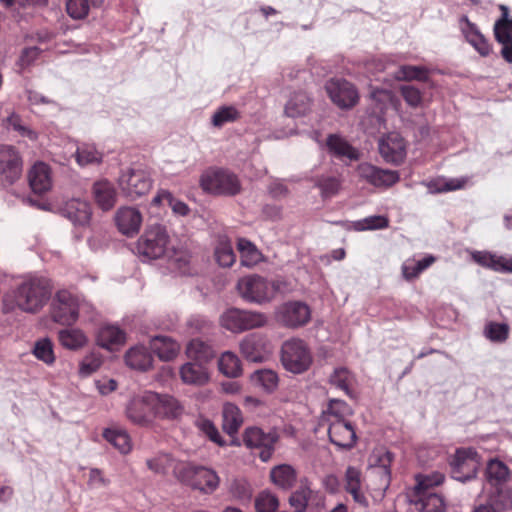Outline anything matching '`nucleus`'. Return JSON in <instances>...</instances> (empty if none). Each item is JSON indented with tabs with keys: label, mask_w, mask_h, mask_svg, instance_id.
<instances>
[{
	"label": "nucleus",
	"mask_w": 512,
	"mask_h": 512,
	"mask_svg": "<svg viewBox=\"0 0 512 512\" xmlns=\"http://www.w3.org/2000/svg\"><path fill=\"white\" fill-rule=\"evenodd\" d=\"M241 118V112L233 105L220 106L212 115L211 123L221 128L227 123H234Z\"/></svg>",
	"instance_id": "864d4df0"
},
{
	"label": "nucleus",
	"mask_w": 512,
	"mask_h": 512,
	"mask_svg": "<svg viewBox=\"0 0 512 512\" xmlns=\"http://www.w3.org/2000/svg\"><path fill=\"white\" fill-rule=\"evenodd\" d=\"M22 158L11 145L0 146V188L14 185L22 175Z\"/></svg>",
	"instance_id": "9b49d317"
},
{
	"label": "nucleus",
	"mask_w": 512,
	"mask_h": 512,
	"mask_svg": "<svg viewBox=\"0 0 512 512\" xmlns=\"http://www.w3.org/2000/svg\"><path fill=\"white\" fill-rule=\"evenodd\" d=\"M222 427L230 436L238 433L243 424V415L240 408L233 403H226L222 409Z\"/></svg>",
	"instance_id": "e433bc0d"
},
{
	"label": "nucleus",
	"mask_w": 512,
	"mask_h": 512,
	"mask_svg": "<svg viewBox=\"0 0 512 512\" xmlns=\"http://www.w3.org/2000/svg\"><path fill=\"white\" fill-rule=\"evenodd\" d=\"M278 439L279 435L275 429H269V431L266 432L257 426L247 427L242 434L244 445L248 449L259 450V458L263 462H267L271 459Z\"/></svg>",
	"instance_id": "1a4fd4ad"
},
{
	"label": "nucleus",
	"mask_w": 512,
	"mask_h": 512,
	"mask_svg": "<svg viewBox=\"0 0 512 512\" xmlns=\"http://www.w3.org/2000/svg\"><path fill=\"white\" fill-rule=\"evenodd\" d=\"M239 295L247 302L263 304L269 302L275 293L276 287L265 277L251 274L240 278L237 282Z\"/></svg>",
	"instance_id": "6e6552de"
},
{
	"label": "nucleus",
	"mask_w": 512,
	"mask_h": 512,
	"mask_svg": "<svg viewBox=\"0 0 512 512\" xmlns=\"http://www.w3.org/2000/svg\"><path fill=\"white\" fill-rule=\"evenodd\" d=\"M34 356L47 365L55 362L53 344L49 338H42L36 341L33 349Z\"/></svg>",
	"instance_id": "bf43d9fd"
},
{
	"label": "nucleus",
	"mask_w": 512,
	"mask_h": 512,
	"mask_svg": "<svg viewBox=\"0 0 512 512\" xmlns=\"http://www.w3.org/2000/svg\"><path fill=\"white\" fill-rule=\"evenodd\" d=\"M271 481L283 490L291 489L296 482V471L288 464L275 466L270 472Z\"/></svg>",
	"instance_id": "ea45409f"
},
{
	"label": "nucleus",
	"mask_w": 512,
	"mask_h": 512,
	"mask_svg": "<svg viewBox=\"0 0 512 512\" xmlns=\"http://www.w3.org/2000/svg\"><path fill=\"white\" fill-rule=\"evenodd\" d=\"M394 455L390 451L375 452L370 459L372 473L380 478V487L386 490L391 482V464Z\"/></svg>",
	"instance_id": "b1692460"
},
{
	"label": "nucleus",
	"mask_w": 512,
	"mask_h": 512,
	"mask_svg": "<svg viewBox=\"0 0 512 512\" xmlns=\"http://www.w3.org/2000/svg\"><path fill=\"white\" fill-rule=\"evenodd\" d=\"M344 482L345 490L352 495L353 500L367 507L368 500L361 491V471L354 466H348L345 471Z\"/></svg>",
	"instance_id": "2f4dec72"
},
{
	"label": "nucleus",
	"mask_w": 512,
	"mask_h": 512,
	"mask_svg": "<svg viewBox=\"0 0 512 512\" xmlns=\"http://www.w3.org/2000/svg\"><path fill=\"white\" fill-rule=\"evenodd\" d=\"M312 495L310 481L307 478L301 479L299 487L291 493L288 500L294 512H306Z\"/></svg>",
	"instance_id": "58836bf2"
},
{
	"label": "nucleus",
	"mask_w": 512,
	"mask_h": 512,
	"mask_svg": "<svg viewBox=\"0 0 512 512\" xmlns=\"http://www.w3.org/2000/svg\"><path fill=\"white\" fill-rule=\"evenodd\" d=\"M450 466L453 479L462 483L475 479L479 466L477 452L472 449H457Z\"/></svg>",
	"instance_id": "4468645a"
},
{
	"label": "nucleus",
	"mask_w": 512,
	"mask_h": 512,
	"mask_svg": "<svg viewBox=\"0 0 512 512\" xmlns=\"http://www.w3.org/2000/svg\"><path fill=\"white\" fill-rule=\"evenodd\" d=\"M311 107V99L305 92L294 93L285 105V114L296 118L304 116Z\"/></svg>",
	"instance_id": "37998d69"
},
{
	"label": "nucleus",
	"mask_w": 512,
	"mask_h": 512,
	"mask_svg": "<svg viewBox=\"0 0 512 512\" xmlns=\"http://www.w3.org/2000/svg\"><path fill=\"white\" fill-rule=\"evenodd\" d=\"M60 345L70 351H79L88 344V337L80 328L69 326L58 331Z\"/></svg>",
	"instance_id": "c756f323"
},
{
	"label": "nucleus",
	"mask_w": 512,
	"mask_h": 512,
	"mask_svg": "<svg viewBox=\"0 0 512 512\" xmlns=\"http://www.w3.org/2000/svg\"><path fill=\"white\" fill-rule=\"evenodd\" d=\"M415 479L416 485L412 493L423 494L429 493L432 488L441 485L445 480V476L441 472L434 471L430 474H418Z\"/></svg>",
	"instance_id": "3c124183"
},
{
	"label": "nucleus",
	"mask_w": 512,
	"mask_h": 512,
	"mask_svg": "<svg viewBox=\"0 0 512 512\" xmlns=\"http://www.w3.org/2000/svg\"><path fill=\"white\" fill-rule=\"evenodd\" d=\"M501 10V16L494 23V36L498 43H506L509 40V35L505 29L510 23L511 18L509 17V8L505 5L499 6Z\"/></svg>",
	"instance_id": "e2e57ef3"
},
{
	"label": "nucleus",
	"mask_w": 512,
	"mask_h": 512,
	"mask_svg": "<svg viewBox=\"0 0 512 512\" xmlns=\"http://www.w3.org/2000/svg\"><path fill=\"white\" fill-rule=\"evenodd\" d=\"M215 259L221 267H231L236 261L232 244L228 241H220L215 248Z\"/></svg>",
	"instance_id": "13d9d810"
},
{
	"label": "nucleus",
	"mask_w": 512,
	"mask_h": 512,
	"mask_svg": "<svg viewBox=\"0 0 512 512\" xmlns=\"http://www.w3.org/2000/svg\"><path fill=\"white\" fill-rule=\"evenodd\" d=\"M379 152L385 162L400 165L406 158V145L398 133H389L379 141Z\"/></svg>",
	"instance_id": "6ab92c4d"
},
{
	"label": "nucleus",
	"mask_w": 512,
	"mask_h": 512,
	"mask_svg": "<svg viewBox=\"0 0 512 512\" xmlns=\"http://www.w3.org/2000/svg\"><path fill=\"white\" fill-rule=\"evenodd\" d=\"M164 259H166L168 268L172 272L179 274H186L188 272L190 255L186 250L170 247Z\"/></svg>",
	"instance_id": "a18cd8bd"
},
{
	"label": "nucleus",
	"mask_w": 512,
	"mask_h": 512,
	"mask_svg": "<svg viewBox=\"0 0 512 512\" xmlns=\"http://www.w3.org/2000/svg\"><path fill=\"white\" fill-rule=\"evenodd\" d=\"M150 403L153 407V415L156 418L174 420L184 413L183 404L174 396L150 391Z\"/></svg>",
	"instance_id": "a211bd4d"
},
{
	"label": "nucleus",
	"mask_w": 512,
	"mask_h": 512,
	"mask_svg": "<svg viewBox=\"0 0 512 512\" xmlns=\"http://www.w3.org/2000/svg\"><path fill=\"white\" fill-rule=\"evenodd\" d=\"M178 477L192 489L207 495L214 493L220 485V477L217 472L202 465H184L179 469Z\"/></svg>",
	"instance_id": "0eeeda50"
},
{
	"label": "nucleus",
	"mask_w": 512,
	"mask_h": 512,
	"mask_svg": "<svg viewBox=\"0 0 512 512\" xmlns=\"http://www.w3.org/2000/svg\"><path fill=\"white\" fill-rule=\"evenodd\" d=\"M471 257L478 265L498 273H512V256H498L488 251H474Z\"/></svg>",
	"instance_id": "393cba45"
},
{
	"label": "nucleus",
	"mask_w": 512,
	"mask_h": 512,
	"mask_svg": "<svg viewBox=\"0 0 512 512\" xmlns=\"http://www.w3.org/2000/svg\"><path fill=\"white\" fill-rule=\"evenodd\" d=\"M279 507L277 496L270 491H262L255 498L257 512H276Z\"/></svg>",
	"instance_id": "0e129e2a"
},
{
	"label": "nucleus",
	"mask_w": 512,
	"mask_h": 512,
	"mask_svg": "<svg viewBox=\"0 0 512 512\" xmlns=\"http://www.w3.org/2000/svg\"><path fill=\"white\" fill-rule=\"evenodd\" d=\"M179 373L182 382L187 385L202 386L209 381L206 365L193 360L184 363Z\"/></svg>",
	"instance_id": "cd10ccee"
},
{
	"label": "nucleus",
	"mask_w": 512,
	"mask_h": 512,
	"mask_svg": "<svg viewBox=\"0 0 512 512\" xmlns=\"http://www.w3.org/2000/svg\"><path fill=\"white\" fill-rule=\"evenodd\" d=\"M97 344L109 351L115 346L122 345L125 342V332L115 325H104L97 333Z\"/></svg>",
	"instance_id": "72a5a7b5"
},
{
	"label": "nucleus",
	"mask_w": 512,
	"mask_h": 512,
	"mask_svg": "<svg viewBox=\"0 0 512 512\" xmlns=\"http://www.w3.org/2000/svg\"><path fill=\"white\" fill-rule=\"evenodd\" d=\"M237 248L240 252L242 266L253 267L262 260V253L254 243L246 238L237 240Z\"/></svg>",
	"instance_id": "c03bdc74"
},
{
	"label": "nucleus",
	"mask_w": 512,
	"mask_h": 512,
	"mask_svg": "<svg viewBox=\"0 0 512 512\" xmlns=\"http://www.w3.org/2000/svg\"><path fill=\"white\" fill-rule=\"evenodd\" d=\"M150 350L156 354L160 360L170 361L176 357L179 351V345L169 337L155 336L151 340Z\"/></svg>",
	"instance_id": "4c0bfd02"
},
{
	"label": "nucleus",
	"mask_w": 512,
	"mask_h": 512,
	"mask_svg": "<svg viewBox=\"0 0 512 512\" xmlns=\"http://www.w3.org/2000/svg\"><path fill=\"white\" fill-rule=\"evenodd\" d=\"M461 22L465 23L462 27V32L468 43L471 44L481 56H488L491 51L490 44L479 31L476 24L470 22L467 16L462 17Z\"/></svg>",
	"instance_id": "c85d7f7f"
},
{
	"label": "nucleus",
	"mask_w": 512,
	"mask_h": 512,
	"mask_svg": "<svg viewBox=\"0 0 512 512\" xmlns=\"http://www.w3.org/2000/svg\"><path fill=\"white\" fill-rule=\"evenodd\" d=\"M329 441L338 449L350 450L357 442L352 423L346 419H327Z\"/></svg>",
	"instance_id": "dca6fc26"
},
{
	"label": "nucleus",
	"mask_w": 512,
	"mask_h": 512,
	"mask_svg": "<svg viewBox=\"0 0 512 512\" xmlns=\"http://www.w3.org/2000/svg\"><path fill=\"white\" fill-rule=\"evenodd\" d=\"M219 371L229 378H237L242 374L241 361L230 351L222 353L218 360Z\"/></svg>",
	"instance_id": "de8ad7c7"
},
{
	"label": "nucleus",
	"mask_w": 512,
	"mask_h": 512,
	"mask_svg": "<svg viewBox=\"0 0 512 512\" xmlns=\"http://www.w3.org/2000/svg\"><path fill=\"white\" fill-rule=\"evenodd\" d=\"M115 222L123 235L133 236L140 229L142 215L137 208L121 207L116 212Z\"/></svg>",
	"instance_id": "5701e85b"
},
{
	"label": "nucleus",
	"mask_w": 512,
	"mask_h": 512,
	"mask_svg": "<svg viewBox=\"0 0 512 512\" xmlns=\"http://www.w3.org/2000/svg\"><path fill=\"white\" fill-rule=\"evenodd\" d=\"M75 157L80 166H86L101 163L103 154L97 150L94 144L83 143L77 147Z\"/></svg>",
	"instance_id": "09e8293b"
},
{
	"label": "nucleus",
	"mask_w": 512,
	"mask_h": 512,
	"mask_svg": "<svg viewBox=\"0 0 512 512\" xmlns=\"http://www.w3.org/2000/svg\"><path fill=\"white\" fill-rule=\"evenodd\" d=\"M354 382V375L345 367L335 368L329 377V383L339 390H342L348 397L354 398L355 394L351 389Z\"/></svg>",
	"instance_id": "49530a36"
},
{
	"label": "nucleus",
	"mask_w": 512,
	"mask_h": 512,
	"mask_svg": "<svg viewBox=\"0 0 512 512\" xmlns=\"http://www.w3.org/2000/svg\"><path fill=\"white\" fill-rule=\"evenodd\" d=\"M92 194L95 203L103 211L111 210L117 201V190L108 180L96 181L92 186Z\"/></svg>",
	"instance_id": "a878e982"
},
{
	"label": "nucleus",
	"mask_w": 512,
	"mask_h": 512,
	"mask_svg": "<svg viewBox=\"0 0 512 512\" xmlns=\"http://www.w3.org/2000/svg\"><path fill=\"white\" fill-rule=\"evenodd\" d=\"M326 146L329 153L336 158H347L350 161L358 160L359 158L358 150L337 134H331L328 136Z\"/></svg>",
	"instance_id": "473e14b6"
},
{
	"label": "nucleus",
	"mask_w": 512,
	"mask_h": 512,
	"mask_svg": "<svg viewBox=\"0 0 512 512\" xmlns=\"http://www.w3.org/2000/svg\"><path fill=\"white\" fill-rule=\"evenodd\" d=\"M484 336L494 343H503L508 339L509 326L506 323L488 322L483 331Z\"/></svg>",
	"instance_id": "4d7b16f0"
},
{
	"label": "nucleus",
	"mask_w": 512,
	"mask_h": 512,
	"mask_svg": "<svg viewBox=\"0 0 512 512\" xmlns=\"http://www.w3.org/2000/svg\"><path fill=\"white\" fill-rule=\"evenodd\" d=\"M195 426L203 435H205L210 441L217 444L220 447L226 445V441L220 435L219 430L215 424L207 418L200 417L195 421Z\"/></svg>",
	"instance_id": "6e6d98bb"
},
{
	"label": "nucleus",
	"mask_w": 512,
	"mask_h": 512,
	"mask_svg": "<svg viewBox=\"0 0 512 512\" xmlns=\"http://www.w3.org/2000/svg\"><path fill=\"white\" fill-rule=\"evenodd\" d=\"M394 77L399 81H427L429 69L424 66L402 65L395 72Z\"/></svg>",
	"instance_id": "8fccbe9b"
},
{
	"label": "nucleus",
	"mask_w": 512,
	"mask_h": 512,
	"mask_svg": "<svg viewBox=\"0 0 512 512\" xmlns=\"http://www.w3.org/2000/svg\"><path fill=\"white\" fill-rule=\"evenodd\" d=\"M331 101L340 109H351L359 101V93L354 84L343 78H332L325 84Z\"/></svg>",
	"instance_id": "ddd939ff"
},
{
	"label": "nucleus",
	"mask_w": 512,
	"mask_h": 512,
	"mask_svg": "<svg viewBox=\"0 0 512 512\" xmlns=\"http://www.w3.org/2000/svg\"><path fill=\"white\" fill-rule=\"evenodd\" d=\"M357 173L361 179L377 188L391 187L400 180L398 171L382 169L367 162L358 165Z\"/></svg>",
	"instance_id": "f3484780"
},
{
	"label": "nucleus",
	"mask_w": 512,
	"mask_h": 512,
	"mask_svg": "<svg viewBox=\"0 0 512 512\" xmlns=\"http://www.w3.org/2000/svg\"><path fill=\"white\" fill-rule=\"evenodd\" d=\"M267 323V316L260 312L228 309L221 316V325L234 333L263 327Z\"/></svg>",
	"instance_id": "9d476101"
},
{
	"label": "nucleus",
	"mask_w": 512,
	"mask_h": 512,
	"mask_svg": "<svg viewBox=\"0 0 512 512\" xmlns=\"http://www.w3.org/2000/svg\"><path fill=\"white\" fill-rule=\"evenodd\" d=\"M150 391L141 397L133 398L126 407V415L134 424L148 425L151 423L153 415L152 403H150Z\"/></svg>",
	"instance_id": "412c9836"
},
{
	"label": "nucleus",
	"mask_w": 512,
	"mask_h": 512,
	"mask_svg": "<svg viewBox=\"0 0 512 512\" xmlns=\"http://www.w3.org/2000/svg\"><path fill=\"white\" fill-rule=\"evenodd\" d=\"M276 318L280 324L287 328H299L310 321L311 309L304 302L288 301L279 306L276 311Z\"/></svg>",
	"instance_id": "2eb2a0df"
},
{
	"label": "nucleus",
	"mask_w": 512,
	"mask_h": 512,
	"mask_svg": "<svg viewBox=\"0 0 512 512\" xmlns=\"http://www.w3.org/2000/svg\"><path fill=\"white\" fill-rule=\"evenodd\" d=\"M28 179L31 190L35 194H44L52 187L50 167L43 162H38L32 166Z\"/></svg>",
	"instance_id": "bb28decb"
},
{
	"label": "nucleus",
	"mask_w": 512,
	"mask_h": 512,
	"mask_svg": "<svg viewBox=\"0 0 512 512\" xmlns=\"http://www.w3.org/2000/svg\"><path fill=\"white\" fill-rule=\"evenodd\" d=\"M174 458L168 453H159L155 457L147 460V466L155 473L165 474L174 467Z\"/></svg>",
	"instance_id": "69168bd1"
},
{
	"label": "nucleus",
	"mask_w": 512,
	"mask_h": 512,
	"mask_svg": "<svg viewBox=\"0 0 512 512\" xmlns=\"http://www.w3.org/2000/svg\"><path fill=\"white\" fill-rule=\"evenodd\" d=\"M60 214L67 218L75 227H86L89 225L92 209L86 200L72 198L67 200L59 208Z\"/></svg>",
	"instance_id": "aec40b11"
},
{
	"label": "nucleus",
	"mask_w": 512,
	"mask_h": 512,
	"mask_svg": "<svg viewBox=\"0 0 512 512\" xmlns=\"http://www.w3.org/2000/svg\"><path fill=\"white\" fill-rule=\"evenodd\" d=\"M80 314L92 319L93 305L78 293L68 289H60L55 293L50 304V317L53 322L72 326L78 321Z\"/></svg>",
	"instance_id": "f03ea898"
},
{
	"label": "nucleus",
	"mask_w": 512,
	"mask_h": 512,
	"mask_svg": "<svg viewBox=\"0 0 512 512\" xmlns=\"http://www.w3.org/2000/svg\"><path fill=\"white\" fill-rule=\"evenodd\" d=\"M125 362L132 369L147 371L152 367L153 357L150 349L144 345H137L126 352Z\"/></svg>",
	"instance_id": "7c9ffc66"
},
{
	"label": "nucleus",
	"mask_w": 512,
	"mask_h": 512,
	"mask_svg": "<svg viewBox=\"0 0 512 512\" xmlns=\"http://www.w3.org/2000/svg\"><path fill=\"white\" fill-rule=\"evenodd\" d=\"M119 186L128 197L135 199L150 191L152 179L145 169L130 167L121 172Z\"/></svg>",
	"instance_id": "f8f14e48"
},
{
	"label": "nucleus",
	"mask_w": 512,
	"mask_h": 512,
	"mask_svg": "<svg viewBox=\"0 0 512 512\" xmlns=\"http://www.w3.org/2000/svg\"><path fill=\"white\" fill-rule=\"evenodd\" d=\"M322 197L328 198L336 195L340 189V181L334 176H322L316 180Z\"/></svg>",
	"instance_id": "774afa93"
},
{
	"label": "nucleus",
	"mask_w": 512,
	"mask_h": 512,
	"mask_svg": "<svg viewBox=\"0 0 512 512\" xmlns=\"http://www.w3.org/2000/svg\"><path fill=\"white\" fill-rule=\"evenodd\" d=\"M411 502L414 503L415 508L419 512H444L445 502L444 499L433 492L429 493H413V499Z\"/></svg>",
	"instance_id": "f704fd0d"
},
{
	"label": "nucleus",
	"mask_w": 512,
	"mask_h": 512,
	"mask_svg": "<svg viewBox=\"0 0 512 512\" xmlns=\"http://www.w3.org/2000/svg\"><path fill=\"white\" fill-rule=\"evenodd\" d=\"M251 381L264 391L271 393L278 387L279 378L275 371L271 369H261L251 375Z\"/></svg>",
	"instance_id": "603ef678"
},
{
	"label": "nucleus",
	"mask_w": 512,
	"mask_h": 512,
	"mask_svg": "<svg viewBox=\"0 0 512 512\" xmlns=\"http://www.w3.org/2000/svg\"><path fill=\"white\" fill-rule=\"evenodd\" d=\"M389 226V220L382 215H372L354 223L357 231L385 229Z\"/></svg>",
	"instance_id": "680f3d73"
},
{
	"label": "nucleus",
	"mask_w": 512,
	"mask_h": 512,
	"mask_svg": "<svg viewBox=\"0 0 512 512\" xmlns=\"http://www.w3.org/2000/svg\"><path fill=\"white\" fill-rule=\"evenodd\" d=\"M436 258L433 255H427L420 260L409 258L402 264L401 270L403 278L407 281L417 278L424 270L429 268Z\"/></svg>",
	"instance_id": "79ce46f5"
},
{
	"label": "nucleus",
	"mask_w": 512,
	"mask_h": 512,
	"mask_svg": "<svg viewBox=\"0 0 512 512\" xmlns=\"http://www.w3.org/2000/svg\"><path fill=\"white\" fill-rule=\"evenodd\" d=\"M186 354L191 360L206 365L216 356V351L208 342L196 338L188 343Z\"/></svg>",
	"instance_id": "c9c22d12"
},
{
	"label": "nucleus",
	"mask_w": 512,
	"mask_h": 512,
	"mask_svg": "<svg viewBox=\"0 0 512 512\" xmlns=\"http://www.w3.org/2000/svg\"><path fill=\"white\" fill-rule=\"evenodd\" d=\"M102 435L121 454H127L131 451L132 443L127 431L119 428H106Z\"/></svg>",
	"instance_id": "a19ab883"
},
{
	"label": "nucleus",
	"mask_w": 512,
	"mask_h": 512,
	"mask_svg": "<svg viewBox=\"0 0 512 512\" xmlns=\"http://www.w3.org/2000/svg\"><path fill=\"white\" fill-rule=\"evenodd\" d=\"M201 188L211 194L235 196L241 190L236 174L223 168H209L200 177Z\"/></svg>",
	"instance_id": "39448f33"
},
{
	"label": "nucleus",
	"mask_w": 512,
	"mask_h": 512,
	"mask_svg": "<svg viewBox=\"0 0 512 512\" xmlns=\"http://www.w3.org/2000/svg\"><path fill=\"white\" fill-rule=\"evenodd\" d=\"M169 249L170 237L161 224L148 226L136 244V253L143 262L165 258Z\"/></svg>",
	"instance_id": "7ed1b4c3"
},
{
	"label": "nucleus",
	"mask_w": 512,
	"mask_h": 512,
	"mask_svg": "<svg viewBox=\"0 0 512 512\" xmlns=\"http://www.w3.org/2000/svg\"><path fill=\"white\" fill-rule=\"evenodd\" d=\"M313 362V356L307 343L299 338L286 340L281 347V363L293 373L306 372Z\"/></svg>",
	"instance_id": "423d86ee"
},
{
	"label": "nucleus",
	"mask_w": 512,
	"mask_h": 512,
	"mask_svg": "<svg viewBox=\"0 0 512 512\" xmlns=\"http://www.w3.org/2000/svg\"><path fill=\"white\" fill-rule=\"evenodd\" d=\"M511 475L508 466L498 458L490 459L485 469V479L495 490L494 502L503 510L512 508V491L506 488Z\"/></svg>",
	"instance_id": "20e7f679"
},
{
	"label": "nucleus",
	"mask_w": 512,
	"mask_h": 512,
	"mask_svg": "<svg viewBox=\"0 0 512 512\" xmlns=\"http://www.w3.org/2000/svg\"><path fill=\"white\" fill-rule=\"evenodd\" d=\"M7 127L16 132L20 137L27 138L30 141H36L38 139V133L30 128L21 116L16 113H12L7 118Z\"/></svg>",
	"instance_id": "5fc2aeb1"
},
{
	"label": "nucleus",
	"mask_w": 512,
	"mask_h": 512,
	"mask_svg": "<svg viewBox=\"0 0 512 512\" xmlns=\"http://www.w3.org/2000/svg\"><path fill=\"white\" fill-rule=\"evenodd\" d=\"M243 356L250 362H262L268 354L269 348L266 340L259 334H249L240 343Z\"/></svg>",
	"instance_id": "4be33fe9"
},
{
	"label": "nucleus",
	"mask_w": 512,
	"mask_h": 512,
	"mask_svg": "<svg viewBox=\"0 0 512 512\" xmlns=\"http://www.w3.org/2000/svg\"><path fill=\"white\" fill-rule=\"evenodd\" d=\"M229 493L238 501L246 502L252 497V489L249 482L244 478L234 479L229 486Z\"/></svg>",
	"instance_id": "052dcab7"
},
{
	"label": "nucleus",
	"mask_w": 512,
	"mask_h": 512,
	"mask_svg": "<svg viewBox=\"0 0 512 512\" xmlns=\"http://www.w3.org/2000/svg\"><path fill=\"white\" fill-rule=\"evenodd\" d=\"M102 365V358L99 354L91 352L86 355L79 364V374L88 377L96 372Z\"/></svg>",
	"instance_id": "338daca9"
},
{
	"label": "nucleus",
	"mask_w": 512,
	"mask_h": 512,
	"mask_svg": "<svg viewBox=\"0 0 512 512\" xmlns=\"http://www.w3.org/2000/svg\"><path fill=\"white\" fill-rule=\"evenodd\" d=\"M52 293L51 281L43 276L30 275L7 291L2 298V311L5 314L17 309L35 314L49 301Z\"/></svg>",
	"instance_id": "f257e3e1"
}]
</instances>
